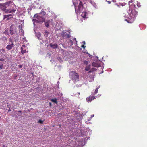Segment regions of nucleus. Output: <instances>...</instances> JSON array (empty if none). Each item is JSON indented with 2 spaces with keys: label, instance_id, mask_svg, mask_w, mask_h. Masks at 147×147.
<instances>
[{
  "label": "nucleus",
  "instance_id": "obj_1",
  "mask_svg": "<svg viewBox=\"0 0 147 147\" xmlns=\"http://www.w3.org/2000/svg\"><path fill=\"white\" fill-rule=\"evenodd\" d=\"M136 12L135 10H132L131 12H127L125 14V16H124L127 19L125 20L128 23H131L135 20L136 17Z\"/></svg>",
  "mask_w": 147,
  "mask_h": 147
},
{
  "label": "nucleus",
  "instance_id": "obj_2",
  "mask_svg": "<svg viewBox=\"0 0 147 147\" xmlns=\"http://www.w3.org/2000/svg\"><path fill=\"white\" fill-rule=\"evenodd\" d=\"M69 75L71 76V78L72 80L75 81L79 80V75L76 72L71 71L69 73Z\"/></svg>",
  "mask_w": 147,
  "mask_h": 147
},
{
  "label": "nucleus",
  "instance_id": "obj_3",
  "mask_svg": "<svg viewBox=\"0 0 147 147\" xmlns=\"http://www.w3.org/2000/svg\"><path fill=\"white\" fill-rule=\"evenodd\" d=\"M34 17L37 19L39 22H43L45 21L44 17L40 14L39 15L35 14L34 15Z\"/></svg>",
  "mask_w": 147,
  "mask_h": 147
},
{
  "label": "nucleus",
  "instance_id": "obj_4",
  "mask_svg": "<svg viewBox=\"0 0 147 147\" xmlns=\"http://www.w3.org/2000/svg\"><path fill=\"white\" fill-rule=\"evenodd\" d=\"M83 3L81 1H80L78 5V9L76 10L75 8L76 13H77L78 12H81L83 10Z\"/></svg>",
  "mask_w": 147,
  "mask_h": 147
},
{
  "label": "nucleus",
  "instance_id": "obj_5",
  "mask_svg": "<svg viewBox=\"0 0 147 147\" xmlns=\"http://www.w3.org/2000/svg\"><path fill=\"white\" fill-rule=\"evenodd\" d=\"M92 96H89L86 98V100L88 102H91L92 100H93L94 99H95V97L94 96V94H92Z\"/></svg>",
  "mask_w": 147,
  "mask_h": 147
},
{
  "label": "nucleus",
  "instance_id": "obj_6",
  "mask_svg": "<svg viewBox=\"0 0 147 147\" xmlns=\"http://www.w3.org/2000/svg\"><path fill=\"white\" fill-rule=\"evenodd\" d=\"M5 5H6V7H9L10 8V7H12L14 6V5L13 4V3H12L11 1H9V2H6L5 3Z\"/></svg>",
  "mask_w": 147,
  "mask_h": 147
},
{
  "label": "nucleus",
  "instance_id": "obj_7",
  "mask_svg": "<svg viewBox=\"0 0 147 147\" xmlns=\"http://www.w3.org/2000/svg\"><path fill=\"white\" fill-rule=\"evenodd\" d=\"M50 46L52 48L56 49L58 47V45L56 43L53 44L51 43L50 44Z\"/></svg>",
  "mask_w": 147,
  "mask_h": 147
},
{
  "label": "nucleus",
  "instance_id": "obj_8",
  "mask_svg": "<svg viewBox=\"0 0 147 147\" xmlns=\"http://www.w3.org/2000/svg\"><path fill=\"white\" fill-rule=\"evenodd\" d=\"M13 44L12 42L11 44L7 45L6 47L8 50H9L11 49L13 46Z\"/></svg>",
  "mask_w": 147,
  "mask_h": 147
},
{
  "label": "nucleus",
  "instance_id": "obj_9",
  "mask_svg": "<svg viewBox=\"0 0 147 147\" xmlns=\"http://www.w3.org/2000/svg\"><path fill=\"white\" fill-rule=\"evenodd\" d=\"M92 65L94 67H98L100 66V65L96 62H93L92 63Z\"/></svg>",
  "mask_w": 147,
  "mask_h": 147
},
{
  "label": "nucleus",
  "instance_id": "obj_10",
  "mask_svg": "<svg viewBox=\"0 0 147 147\" xmlns=\"http://www.w3.org/2000/svg\"><path fill=\"white\" fill-rule=\"evenodd\" d=\"M0 6H1V9L3 11H5L7 7L6 6L0 3Z\"/></svg>",
  "mask_w": 147,
  "mask_h": 147
},
{
  "label": "nucleus",
  "instance_id": "obj_11",
  "mask_svg": "<svg viewBox=\"0 0 147 147\" xmlns=\"http://www.w3.org/2000/svg\"><path fill=\"white\" fill-rule=\"evenodd\" d=\"M87 13L86 11L83 12L81 16L84 18H86V15Z\"/></svg>",
  "mask_w": 147,
  "mask_h": 147
},
{
  "label": "nucleus",
  "instance_id": "obj_12",
  "mask_svg": "<svg viewBox=\"0 0 147 147\" xmlns=\"http://www.w3.org/2000/svg\"><path fill=\"white\" fill-rule=\"evenodd\" d=\"M50 22V21L49 20H47L45 22V25L46 27H49V24Z\"/></svg>",
  "mask_w": 147,
  "mask_h": 147
},
{
  "label": "nucleus",
  "instance_id": "obj_13",
  "mask_svg": "<svg viewBox=\"0 0 147 147\" xmlns=\"http://www.w3.org/2000/svg\"><path fill=\"white\" fill-rule=\"evenodd\" d=\"M20 49L21 50V52L22 54H24L26 52V49L23 50V48L22 47Z\"/></svg>",
  "mask_w": 147,
  "mask_h": 147
},
{
  "label": "nucleus",
  "instance_id": "obj_14",
  "mask_svg": "<svg viewBox=\"0 0 147 147\" xmlns=\"http://www.w3.org/2000/svg\"><path fill=\"white\" fill-rule=\"evenodd\" d=\"M96 69L94 68H92L90 70L88 73H93V72L94 71H96Z\"/></svg>",
  "mask_w": 147,
  "mask_h": 147
},
{
  "label": "nucleus",
  "instance_id": "obj_15",
  "mask_svg": "<svg viewBox=\"0 0 147 147\" xmlns=\"http://www.w3.org/2000/svg\"><path fill=\"white\" fill-rule=\"evenodd\" d=\"M51 101L53 102H54L56 104L57 103V99L56 98L52 99H51Z\"/></svg>",
  "mask_w": 147,
  "mask_h": 147
},
{
  "label": "nucleus",
  "instance_id": "obj_16",
  "mask_svg": "<svg viewBox=\"0 0 147 147\" xmlns=\"http://www.w3.org/2000/svg\"><path fill=\"white\" fill-rule=\"evenodd\" d=\"M126 3L124 2L123 3H119V5H118V6L119 7L120 6H125L126 5Z\"/></svg>",
  "mask_w": 147,
  "mask_h": 147
},
{
  "label": "nucleus",
  "instance_id": "obj_17",
  "mask_svg": "<svg viewBox=\"0 0 147 147\" xmlns=\"http://www.w3.org/2000/svg\"><path fill=\"white\" fill-rule=\"evenodd\" d=\"M90 65L87 66L85 68V69L86 71H88L90 69Z\"/></svg>",
  "mask_w": 147,
  "mask_h": 147
},
{
  "label": "nucleus",
  "instance_id": "obj_18",
  "mask_svg": "<svg viewBox=\"0 0 147 147\" xmlns=\"http://www.w3.org/2000/svg\"><path fill=\"white\" fill-rule=\"evenodd\" d=\"M9 10L10 11H9V13H11L12 12L14 13L16 11V10L14 9H11V7L10 8Z\"/></svg>",
  "mask_w": 147,
  "mask_h": 147
},
{
  "label": "nucleus",
  "instance_id": "obj_19",
  "mask_svg": "<svg viewBox=\"0 0 147 147\" xmlns=\"http://www.w3.org/2000/svg\"><path fill=\"white\" fill-rule=\"evenodd\" d=\"M11 14H8V15H4V17H3V19H5V18L8 17H9L11 16Z\"/></svg>",
  "mask_w": 147,
  "mask_h": 147
},
{
  "label": "nucleus",
  "instance_id": "obj_20",
  "mask_svg": "<svg viewBox=\"0 0 147 147\" xmlns=\"http://www.w3.org/2000/svg\"><path fill=\"white\" fill-rule=\"evenodd\" d=\"M64 36L67 38H69L70 37V35L69 34L67 33L66 34H65L64 35Z\"/></svg>",
  "mask_w": 147,
  "mask_h": 147
},
{
  "label": "nucleus",
  "instance_id": "obj_21",
  "mask_svg": "<svg viewBox=\"0 0 147 147\" xmlns=\"http://www.w3.org/2000/svg\"><path fill=\"white\" fill-rule=\"evenodd\" d=\"M94 73H92V74L91 75H90L89 76V77L91 79H93L94 78Z\"/></svg>",
  "mask_w": 147,
  "mask_h": 147
},
{
  "label": "nucleus",
  "instance_id": "obj_22",
  "mask_svg": "<svg viewBox=\"0 0 147 147\" xmlns=\"http://www.w3.org/2000/svg\"><path fill=\"white\" fill-rule=\"evenodd\" d=\"M49 34V32L47 31H45V32L44 34V35L45 37H47L48 36Z\"/></svg>",
  "mask_w": 147,
  "mask_h": 147
},
{
  "label": "nucleus",
  "instance_id": "obj_23",
  "mask_svg": "<svg viewBox=\"0 0 147 147\" xmlns=\"http://www.w3.org/2000/svg\"><path fill=\"white\" fill-rule=\"evenodd\" d=\"M32 21L36 23H39V22L38 21V20L37 19H34L32 20Z\"/></svg>",
  "mask_w": 147,
  "mask_h": 147
},
{
  "label": "nucleus",
  "instance_id": "obj_24",
  "mask_svg": "<svg viewBox=\"0 0 147 147\" xmlns=\"http://www.w3.org/2000/svg\"><path fill=\"white\" fill-rule=\"evenodd\" d=\"M89 62L88 61H87L86 60H85L84 61V64L86 65H87L88 64Z\"/></svg>",
  "mask_w": 147,
  "mask_h": 147
},
{
  "label": "nucleus",
  "instance_id": "obj_25",
  "mask_svg": "<svg viewBox=\"0 0 147 147\" xmlns=\"http://www.w3.org/2000/svg\"><path fill=\"white\" fill-rule=\"evenodd\" d=\"M69 43H70V46L72 45L73 44V42L72 40H69Z\"/></svg>",
  "mask_w": 147,
  "mask_h": 147
},
{
  "label": "nucleus",
  "instance_id": "obj_26",
  "mask_svg": "<svg viewBox=\"0 0 147 147\" xmlns=\"http://www.w3.org/2000/svg\"><path fill=\"white\" fill-rule=\"evenodd\" d=\"M44 121H42L41 120H39L38 121V123H40V124H42L43 123Z\"/></svg>",
  "mask_w": 147,
  "mask_h": 147
},
{
  "label": "nucleus",
  "instance_id": "obj_27",
  "mask_svg": "<svg viewBox=\"0 0 147 147\" xmlns=\"http://www.w3.org/2000/svg\"><path fill=\"white\" fill-rule=\"evenodd\" d=\"M99 88H96V89L95 90V92H94V94H96L97 93L98 91V89Z\"/></svg>",
  "mask_w": 147,
  "mask_h": 147
},
{
  "label": "nucleus",
  "instance_id": "obj_28",
  "mask_svg": "<svg viewBox=\"0 0 147 147\" xmlns=\"http://www.w3.org/2000/svg\"><path fill=\"white\" fill-rule=\"evenodd\" d=\"M5 51L4 49H1L0 50V52L1 53H4Z\"/></svg>",
  "mask_w": 147,
  "mask_h": 147
},
{
  "label": "nucleus",
  "instance_id": "obj_29",
  "mask_svg": "<svg viewBox=\"0 0 147 147\" xmlns=\"http://www.w3.org/2000/svg\"><path fill=\"white\" fill-rule=\"evenodd\" d=\"M9 11H10V10L9 9V10H7L6 9V10H5V12L7 13H9Z\"/></svg>",
  "mask_w": 147,
  "mask_h": 147
},
{
  "label": "nucleus",
  "instance_id": "obj_30",
  "mask_svg": "<svg viewBox=\"0 0 147 147\" xmlns=\"http://www.w3.org/2000/svg\"><path fill=\"white\" fill-rule=\"evenodd\" d=\"M133 2V1L132 0H131L129 1V6L130 7V3H132Z\"/></svg>",
  "mask_w": 147,
  "mask_h": 147
},
{
  "label": "nucleus",
  "instance_id": "obj_31",
  "mask_svg": "<svg viewBox=\"0 0 147 147\" xmlns=\"http://www.w3.org/2000/svg\"><path fill=\"white\" fill-rule=\"evenodd\" d=\"M37 36H38V38L39 39V38L41 36L40 34V33H38V34Z\"/></svg>",
  "mask_w": 147,
  "mask_h": 147
},
{
  "label": "nucleus",
  "instance_id": "obj_32",
  "mask_svg": "<svg viewBox=\"0 0 147 147\" xmlns=\"http://www.w3.org/2000/svg\"><path fill=\"white\" fill-rule=\"evenodd\" d=\"M4 61H5V60L3 58H0V61H2V62H3Z\"/></svg>",
  "mask_w": 147,
  "mask_h": 147
},
{
  "label": "nucleus",
  "instance_id": "obj_33",
  "mask_svg": "<svg viewBox=\"0 0 147 147\" xmlns=\"http://www.w3.org/2000/svg\"><path fill=\"white\" fill-rule=\"evenodd\" d=\"M81 47L83 48L84 49L86 47V46H85L84 45H83L81 46Z\"/></svg>",
  "mask_w": 147,
  "mask_h": 147
},
{
  "label": "nucleus",
  "instance_id": "obj_34",
  "mask_svg": "<svg viewBox=\"0 0 147 147\" xmlns=\"http://www.w3.org/2000/svg\"><path fill=\"white\" fill-rule=\"evenodd\" d=\"M3 64H1V65H0V68L1 69H2L3 68Z\"/></svg>",
  "mask_w": 147,
  "mask_h": 147
},
{
  "label": "nucleus",
  "instance_id": "obj_35",
  "mask_svg": "<svg viewBox=\"0 0 147 147\" xmlns=\"http://www.w3.org/2000/svg\"><path fill=\"white\" fill-rule=\"evenodd\" d=\"M137 6L138 7H140V4H138V3H137Z\"/></svg>",
  "mask_w": 147,
  "mask_h": 147
},
{
  "label": "nucleus",
  "instance_id": "obj_36",
  "mask_svg": "<svg viewBox=\"0 0 147 147\" xmlns=\"http://www.w3.org/2000/svg\"><path fill=\"white\" fill-rule=\"evenodd\" d=\"M18 66L20 68H22V65H19Z\"/></svg>",
  "mask_w": 147,
  "mask_h": 147
},
{
  "label": "nucleus",
  "instance_id": "obj_37",
  "mask_svg": "<svg viewBox=\"0 0 147 147\" xmlns=\"http://www.w3.org/2000/svg\"><path fill=\"white\" fill-rule=\"evenodd\" d=\"M2 147H7V146H5L4 145H3L2 146Z\"/></svg>",
  "mask_w": 147,
  "mask_h": 147
},
{
  "label": "nucleus",
  "instance_id": "obj_38",
  "mask_svg": "<svg viewBox=\"0 0 147 147\" xmlns=\"http://www.w3.org/2000/svg\"><path fill=\"white\" fill-rule=\"evenodd\" d=\"M72 39H73V40H75L76 41V42H77L76 41V38H73Z\"/></svg>",
  "mask_w": 147,
  "mask_h": 147
},
{
  "label": "nucleus",
  "instance_id": "obj_39",
  "mask_svg": "<svg viewBox=\"0 0 147 147\" xmlns=\"http://www.w3.org/2000/svg\"><path fill=\"white\" fill-rule=\"evenodd\" d=\"M82 43H83L84 44V45L85 44V42L84 41L83 42H82Z\"/></svg>",
  "mask_w": 147,
  "mask_h": 147
},
{
  "label": "nucleus",
  "instance_id": "obj_40",
  "mask_svg": "<svg viewBox=\"0 0 147 147\" xmlns=\"http://www.w3.org/2000/svg\"><path fill=\"white\" fill-rule=\"evenodd\" d=\"M94 116V115L93 114V115H91V117H93Z\"/></svg>",
  "mask_w": 147,
  "mask_h": 147
},
{
  "label": "nucleus",
  "instance_id": "obj_41",
  "mask_svg": "<svg viewBox=\"0 0 147 147\" xmlns=\"http://www.w3.org/2000/svg\"><path fill=\"white\" fill-rule=\"evenodd\" d=\"M84 1H90V0H83Z\"/></svg>",
  "mask_w": 147,
  "mask_h": 147
},
{
  "label": "nucleus",
  "instance_id": "obj_42",
  "mask_svg": "<svg viewBox=\"0 0 147 147\" xmlns=\"http://www.w3.org/2000/svg\"><path fill=\"white\" fill-rule=\"evenodd\" d=\"M22 47H25V45H23L22 46Z\"/></svg>",
  "mask_w": 147,
  "mask_h": 147
},
{
  "label": "nucleus",
  "instance_id": "obj_43",
  "mask_svg": "<svg viewBox=\"0 0 147 147\" xmlns=\"http://www.w3.org/2000/svg\"><path fill=\"white\" fill-rule=\"evenodd\" d=\"M18 112H20V113H21L22 112V111L20 110V111H18Z\"/></svg>",
  "mask_w": 147,
  "mask_h": 147
},
{
  "label": "nucleus",
  "instance_id": "obj_44",
  "mask_svg": "<svg viewBox=\"0 0 147 147\" xmlns=\"http://www.w3.org/2000/svg\"><path fill=\"white\" fill-rule=\"evenodd\" d=\"M10 109H9V110H8V111H10Z\"/></svg>",
  "mask_w": 147,
  "mask_h": 147
},
{
  "label": "nucleus",
  "instance_id": "obj_45",
  "mask_svg": "<svg viewBox=\"0 0 147 147\" xmlns=\"http://www.w3.org/2000/svg\"><path fill=\"white\" fill-rule=\"evenodd\" d=\"M9 18H7V20H8V19H9Z\"/></svg>",
  "mask_w": 147,
  "mask_h": 147
}]
</instances>
